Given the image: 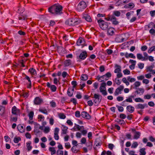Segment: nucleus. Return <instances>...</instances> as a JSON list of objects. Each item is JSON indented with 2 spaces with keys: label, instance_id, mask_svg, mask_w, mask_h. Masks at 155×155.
I'll list each match as a JSON object with an SVG mask.
<instances>
[{
  "label": "nucleus",
  "instance_id": "7",
  "mask_svg": "<svg viewBox=\"0 0 155 155\" xmlns=\"http://www.w3.org/2000/svg\"><path fill=\"white\" fill-rule=\"evenodd\" d=\"M12 113L13 115L20 116V110L17 108L16 106L13 107L12 109Z\"/></svg>",
  "mask_w": 155,
  "mask_h": 155
},
{
  "label": "nucleus",
  "instance_id": "44",
  "mask_svg": "<svg viewBox=\"0 0 155 155\" xmlns=\"http://www.w3.org/2000/svg\"><path fill=\"white\" fill-rule=\"evenodd\" d=\"M135 87L134 89H137V87L139 86L140 85V83L138 81H137L135 82L134 84Z\"/></svg>",
  "mask_w": 155,
  "mask_h": 155
},
{
  "label": "nucleus",
  "instance_id": "31",
  "mask_svg": "<svg viewBox=\"0 0 155 155\" xmlns=\"http://www.w3.org/2000/svg\"><path fill=\"white\" fill-rule=\"evenodd\" d=\"M49 150L51 152V155L54 154L56 153V151L54 147H50L49 148Z\"/></svg>",
  "mask_w": 155,
  "mask_h": 155
},
{
  "label": "nucleus",
  "instance_id": "22",
  "mask_svg": "<svg viewBox=\"0 0 155 155\" xmlns=\"http://www.w3.org/2000/svg\"><path fill=\"white\" fill-rule=\"evenodd\" d=\"M61 126V130L62 131V134H65L67 133V131L68 128L67 127L63 125H62Z\"/></svg>",
  "mask_w": 155,
  "mask_h": 155
},
{
  "label": "nucleus",
  "instance_id": "45",
  "mask_svg": "<svg viewBox=\"0 0 155 155\" xmlns=\"http://www.w3.org/2000/svg\"><path fill=\"white\" fill-rule=\"evenodd\" d=\"M50 88L52 92H55L57 89V88L55 85H52L50 87Z\"/></svg>",
  "mask_w": 155,
  "mask_h": 155
},
{
  "label": "nucleus",
  "instance_id": "24",
  "mask_svg": "<svg viewBox=\"0 0 155 155\" xmlns=\"http://www.w3.org/2000/svg\"><path fill=\"white\" fill-rule=\"evenodd\" d=\"M71 64V61L70 59H68L65 60L64 62V67H68Z\"/></svg>",
  "mask_w": 155,
  "mask_h": 155
},
{
  "label": "nucleus",
  "instance_id": "5",
  "mask_svg": "<svg viewBox=\"0 0 155 155\" xmlns=\"http://www.w3.org/2000/svg\"><path fill=\"white\" fill-rule=\"evenodd\" d=\"M97 22L100 28L103 30H106L107 29V23L103 20L100 19L97 20Z\"/></svg>",
  "mask_w": 155,
  "mask_h": 155
},
{
  "label": "nucleus",
  "instance_id": "48",
  "mask_svg": "<svg viewBox=\"0 0 155 155\" xmlns=\"http://www.w3.org/2000/svg\"><path fill=\"white\" fill-rule=\"evenodd\" d=\"M38 119H39L38 121H41V120L42 119L43 120H44V116L41 114H39L38 116Z\"/></svg>",
  "mask_w": 155,
  "mask_h": 155
},
{
  "label": "nucleus",
  "instance_id": "34",
  "mask_svg": "<svg viewBox=\"0 0 155 155\" xmlns=\"http://www.w3.org/2000/svg\"><path fill=\"white\" fill-rule=\"evenodd\" d=\"M77 146H73L71 148V150L72 152L74 153H77L79 151V150H77Z\"/></svg>",
  "mask_w": 155,
  "mask_h": 155
},
{
  "label": "nucleus",
  "instance_id": "41",
  "mask_svg": "<svg viewBox=\"0 0 155 155\" xmlns=\"http://www.w3.org/2000/svg\"><path fill=\"white\" fill-rule=\"evenodd\" d=\"M84 18L85 20L88 22H91L92 21L91 19L90 16L88 15H86L84 16Z\"/></svg>",
  "mask_w": 155,
  "mask_h": 155
},
{
  "label": "nucleus",
  "instance_id": "49",
  "mask_svg": "<svg viewBox=\"0 0 155 155\" xmlns=\"http://www.w3.org/2000/svg\"><path fill=\"white\" fill-rule=\"evenodd\" d=\"M67 93L68 96L70 97H72L73 94V93L68 89Z\"/></svg>",
  "mask_w": 155,
  "mask_h": 155
},
{
  "label": "nucleus",
  "instance_id": "19",
  "mask_svg": "<svg viewBox=\"0 0 155 155\" xmlns=\"http://www.w3.org/2000/svg\"><path fill=\"white\" fill-rule=\"evenodd\" d=\"M115 67L116 68V69L114 70V71L115 73H118L121 72V67L120 66L117 64H116L115 65Z\"/></svg>",
  "mask_w": 155,
  "mask_h": 155
},
{
  "label": "nucleus",
  "instance_id": "17",
  "mask_svg": "<svg viewBox=\"0 0 155 155\" xmlns=\"http://www.w3.org/2000/svg\"><path fill=\"white\" fill-rule=\"evenodd\" d=\"M28 71L32 75L36 76L37 75L36 70L33 68H30Z\"/></svg>",
  "mask_w": 155,
  "mask_h": 155
},
{
  "label": "nucleus",
  "instance_id": "29",
  "mask_svg": "<svg viewBox=\"0 0 155 155\" xmlns=\"http://www.w3.org/2000/svg\"><path fill=\"white\" fill-rule=\"evenodd\" d=\"M18 116H13V115H12L10 118V121L11 122H16L18 119Z\"/></svg>",
  "mask_w": 155,
  "mask_h": 155
},
{
  "label": "nucleus",
  "instance_id": "20",
  "mask_svg": "<svg viewBox=\"0 0 155 155\" xmlns=\"http://www.w3.org/2000/svg\"><path fill=\"white\" fill-rule=\"evenodd\" d=\"M126 109L129 112L131 113H133L134 111V107L131 105L127 106Z\"/></svg>",
  "mask_w": 155,
  "mask_h": 155
},
{
  "label": "nucleus",
  "instance_id": "13",
  "mask_svg": "<svg viewBox=\"0 0 155 155\" xmlns=\"http://www.w3.org/2000/svg\"><path fill=\"white\" fill-rule=\"evenodd\" d=\"M97 79L98 81L100 82H105L107 81V73L101 77L98 76Z\"/></svg>",
  "mask_w": 155,
  "mask_h": 155
},
{
  "label": "nucleus",
  "instance_id": "18",
  "mask_svg": "<svg viewBox=\"0 0 155 155\" xmlns=\"http://www.w3.org/2000/svg\"><path fill=\"white\" fill-rule=\"evenodd\" d=\"M114 28H110L107 30V34L110 35H112L114 33Z\"/></svg>",
  "mask_w": 155,
  "mask_h": 155
},
{
  "label": "nucleus",
  "instance_id": "57",
  "mask_svg": "<svg viewBox=\"0 0 155 155\" xmlns=\"http://www.w3.org/2000/svg\"><path fill=\"white\" fill-rule=\"evenodd\" d=\"M62 76L63 78H65L67 76H68L69 74L66 71H63L62 74Z\"/></svg>",
  "mask_w": 155,
  "mask_h": 155
},
{
  "label": "nucleus",
  "instance_id": "60",
  "mask_svg": "<svg viewBox=\"0 0 155 155\" xmlns=\"http://www.w3.org/2000/svg\"><path fill=\"white\" fill-rule=\"evenodd\" d=\"M125 101L126 102H129L130 103H132L133 102L132 98L130 96L128 98L126 99Z\"/></svg>",
  "mask_w": 155,
  "mask_h": 155
},
{
  "label": "nucleus",
  "instance_id": "21",
  "mask_svg": "<svg viewBox=\"0 0 155 155\" xmlns=\"http://www.w3.org/2000/svg\"><path fill=\"white\" fill-rule=\"evenodd\" d=\"M27 15L24 14H21L18 17V20H19L25 21L27 19Z\"/></svg>",
  "mask_w": 155,
  "mask_h": 155
},
{
  "label": "nucleus",
  "instance_id": "52",
  "mask_svg": "<svg viewBox=\"0 0 155 155\" xmlns=\"http://www.w3.org/2000/svg\"><path fill=\"white\" fill-rule=\"evenodd\" d=\"M114 15L117 17H119L120 15V12L117 11H115L114 12Z\"/></svg>",
  "mask_w": 155,
  "mask_h": 155
},
{
  "label": "nucleus",
  "instance_id": "55",
  "mask_svg": "<svg viewBox=\"0 0 155 155\" xmlns=\"http://www.w3.org/2000/svg\"><path fill=\"white\" fill-rule=\"evenodd\" d=\"M81 115L80 112L79 111L77 110L75 112V116L77 117H79Z\"/></svg>",
  "mask_w": 155,
  "mask_h": 155
},
{
  "label": "nucleus",
  "instance_id": "1",
  "mask_svg": "<svg viewBox=\"0 0 155 155\" xmlns=\"http://www.w3.org/2000/svg\"><path fill=\"white\" fill-rule=\"evenodd\" d=\"M62 6L59 5L54 4L51 6L49 8V12L55 15H60L62 13Z\"/></svg>",
  "mask_w": 155,
  "mask_h": 155
},
{
  "label": "nucleus",
  "instance_id": "62",
  "mask_svg": "<svg viewBox=\"0 0 155 155\" xmlns=\"http://www.w3.org/2000/svg\"><path fill=\"white\" fill-rule=\"evenodd\" d=\"M4 138L6 142H8L11 140L10 138L8 136H5Z\"/></svg>",
  "mask_w": 155,
  "mask_h": 155
},
{
  "label": "nucleus",
  "instance_id": "35",
  "mask_svg": "<svg viewBox=\"0 0 155 155\" xmlns=\"http://www.w3.org/2000/svg\"><path fill=\"white\" fill-rule=\"evenodd\" d=\"M143 55L144 57H143V59H142V61H145L147 60L149 57L148 54L146 52H144L143 53Z\"/></svg>",
  "mask_w": 155,
  "mask_h": 155
},
{
  "label": "nucleus",
  "instance_id": "25",
  "mask_svg": "<svg viewBox=\"0 0 155 155\" xmlns=\"http://www.w3.org/2000/svg\"><path fill=\"white\" fill-rule=\"evenodd\" d=\"M17 129L21 133H23L25 132V129L23 126L21 124H19L17 126Z\"/></svg>",
  "mask_w": 155,
  "mask_h": 155
},
{
  "label": "nucleus",
  "instance_id": "11",
  "mask_svg": "<svg viewBox=\"0 0 155 155\" xmlns=\"http://www.w3.org/2000/svg\"><path fill=\"white\" fill-rule=\"evenodd\" d=\"M148 107L147 104H138L135 106V108L137 109H143L145 107Z\"/></svg>",
  "mask_w": 155,
  "mask_h": 155
},
{
  "label": "nucleus",
  "instance_id": "30",
  "mask_svg": "<svg viewBox=\"0 0 155 155\" xmlns=\"http://www.w3.org/2000/svg\"><path fill=\"white\" fill-rule=\"evenodd\" d=\"M5 112V107L2 106H0V115L3 116Z\"/></svg>",
  "mask_w": 155,
  "mask_h": 155
},
{
  "label": "nucleus",
  "instance_id": "8",
  "mask_svg": "<svg viewBox=\"0 0 155 155\" xmlns=\"http://www.w3.org/2000/svg\"><path fill=\"white\" fill-rule=\"evenodd\" d=\"M87 56V51H82L79 54L78 57H77L78 59H79L80 60L79 61H80L81 60H84Z\"/></svg>",
  "mask_w": 155,
  "mask_h": 155
},
{
  "label": "nucleus",
  "instance_id": "37",
  "mask_svg": "<svg viewBox=\"0 0 155 155\" xmlns=\"http://www.w3.org/2000/svg\"><path fill=\"white\" fill-rule=\"evenodd\" d=\"M134 101L136 102H144V100L140 97H137L134 99Z\"/></svg>",
  "mask_w": 155,
  "mask_h": 155
},
{
  "label": "nucleus",
  "instance_id": "53",
  "mask_svg": "<svg viewBox=\"0 0 155 155\" xmlns=\"http://www.w3.org/2000/svg\"><path fill=\"white\" fill-rule=\"evenodd\" d=\"M138 67L139 68H140L141 69H142L144 66V64L142 63H139L138 64Z\"/></svg>",
  "mask_w": 155,
  "mask_h": 155
},
{
  "label": "nucleus",
  "instance_id": "58",
  "mask_svg": "<svg viewBox=\"0 0 155 155\" xmlns=\"http://www.w3.org/2000/svg\"><path fill=\"white\" fill-rule=\"evenodd\" d=\"M138 145V143L137 142H134L132 144L131 147L134 148H136Z\"/></svg>",
  "mask_w": 155,
  "mask_h": 155
},
{
  "label": "nucleus",
  "instance_id": "61",
  "mask_svg": "<svg viewBox=\"0 0 155 155\" xmlns=\"http://www.w3.org/2000/svg\"><path fill=\"white\" fill-rule=\"evenodd\" d=\"M115 81L117 84L119 85H120L121 83V81L119 79H118L117 78L115 79Z\"/></svg>",
  "mask_w": 155,
  "mask_h": 155
},
{
  "label": "nucleus",
  "instance_id": "16",
  "mask_svg": "<svg viewBox=\"0 0 155 155\" xmlns=\"http://www.w3.org/2000/svg\"><path fill=\"white\" fill-rule=\"evenodd\" d=\"M84 39L81 38H80L77 42V44L78 45L80 46L84 45Z\"/></svg>",
  "mask_w": 155,
  "mask_h": 155
},
{
  "label": "nucleus",
  "instance_id": "43",
  "mask_svg": "<svg viewBox=\"0 0 155 155\" xmlns=\"http://www.w3.org/2000/svg\"><path fill=\"white\" fill-rule=\"evenodd\" d=\"M127 80L130 82H134L136 79L134 78H131L130 76H128L127 77Z\"/></svg>",
  "mask_w": 155,
  "mask_h": 155
},
{
  "label": "nucleus",
  "instance_id": "23",
  "mask_svg": "<svg viewBox=\"0 0 155 155\" xmlns=\"http://www.w3.org/2000/svg\"><path fill=\"white\" fill-rule=\"evenodd\" d=\"M35 126L34 130V132L37 134L39 133L40 132L39 128V124L36 123H35Z\"/></svg>",
  "mask_w": 155,
  "mask_h": 155
},
{
  "label": "nucleus",
  "instance_id": "4",
  "mask_svg": "<svg viewBox=\"0 0 155 155\" xmlns=\"http://www.w3.org/2000/svg\"><path fill=\"white\" fill-rule=\"evenodd\" d=\"M87 7L86 3L83 1H81L77 6V8L80 11L83 10Z\"/></svg>",
  "mask_w": 155,
  "mask_h": 155
},
{
  "label": "nucleus",
  "instance_id": "15",
  "mask_svg": "<svg viewBox=\"0 0 155 155\" xmlns=\"http://www.w3.org/2000/svg\"><path fill=\"white\" fill-rule=\"evenodd\" d=\"M101 142L100 140V139H96L94 142V145H95L96 146H94V149L95 150H96V147L100 146L101 145Z\"/></svg>",
  "mask_w": 155,
  "mask_h": 155
},
{
  "label": "nucleus",
  "instance_id": "54",
  "mask_svg": "<svg viewBox=\"0 0 155 155\" xmlns=\"http://www.w3.org/2000/svg\"><path fill=\"white\" fill-rule=\"evenodd\" d=\"M123 72L125 75H128L130 74V71L127 69H126L124 70Z\"/></svg>",
  "mask_w": 155,
  "mask_h": 155
},
{
  "label": "nucleus",
  "instance_id": "47",
  "mask_svg": "<svg viewBox=\"0 0 155 155\" xmlns=\"http://www.w3.org/2000/svg\"><path fill=\"white\" fill-rule=\"evenodd\" d=\"M145 148H143L140 149V152L141 153L140 155H145L146 153L145 151Z\"/></svg>",
  "mask_w": 155,
  "mask_h": 155
},
{
  "label": "nucleus",
  "instance_id": "12",
  "mask_svg": "<svg viewBox=\"0 0 155 155\" xmlns=\"http://www.w3.org/2000/svg\"><path fill=\"white\" fill-rule=\"evenodd\" d=\"M81 116L83 118L89 120L91 119V116L86 111H83L81 112Z\"/></svg>",
  "mask_w": 155,
  "mask_h": 155
},
{
  "label": "nucleus",
  "instance_id": "3",
  "mask_svg": "<svg viewBox=\"0 0 155 155\" xmlns=\"http://www.w3.org/2000/svg\"><path fill=\"white\" fill-rule=\"evenodd\" d=\"M106 83L105 82H103L101 84L99 89L100 92L104 96L107 95V91H106Z\"/></svg>",
  "mask_w": 155,
  "mask_h": 155
},
{
  "label": "nucleus",
  "instance_id": "33",
  "mask_svg": "<svg viewBox=\"0 0 155 155\" xmlns=\"http://www.w3.org/2000/svg\"><path fill=\"white\" fill-rule=\"evenodd\" d=\"M31 143V142L30 141L26 143V147L28 151L31 150L32 148V146L30 145Z\"/></svg>",
  "mask_w": 155,
  "mask_h": 155
},
{
  "label": "nucleus",
  "instance_id": "10",
  "mask_svg": "<svg viewBox=\"0 0 155 155\" xmlns=\"http://www.w3.org/2000/svg\"><path fill=\"white\" fill-rule=\"evenodd\" d=\"M107 18V21L110 20L112 21V24L115 25L118 24L119 22L116 20V18L114 15H112L109 17V19Z\"/></svg>",
  "mask_w": 155,
  "mask_h": 155
},
{
  "label": "nucleus",
  "instance_id": "42",
  "mask_svg": "<svg viewBox=\"0 0 155 155\" xmlns=\"http://www.w3.org/2000/svg\"><path fill=\"white\" fill-rule=\"evenodd\" d=\"M137 58L139 60H141L143 59V57L142 54L140 53H138L137 54Z\"/></svg>",
  "mask_w": 155,
  "mask_h": 155
},
{
  "label": "nucleus",
  "instance_id": "50",
  "mask_svg": "<svg viewBox=\"0 0 155 155\" xmlns=\"http://www.w3.org/2000/svg\"><path fill=\"white\" fill-rule=\"evenodd\" d=\"M153 67L154 65H153L147 67L146 69L147 71H150L151 70H152V69L153 68Z\"/></svg>",
  "mask_w": 155,
  "mask_h": 155
},
{
  "label": "nucleus",
  "instance_id": "36",
  "mask_svg": "<svg viewBox=\"0 0 155 155\" xmlns=\"http://www.w3.org/2000/svg\"><path fill=\"white\" fill-rule=\"evenodd\" d=\"M134 12V11H132L128 12L126 13V16L127 19H130V16L131 15H132Z\"/></svg>",
  "mask_w": 155,
  "mask_h": 155
},
{
  "label": "nucleus",
  "instance_id": "56",
  "mask_svg": "<svg viewBox=\"0 0 155 155\" xmlns=\"http://www.w3.org/2000/svg\"><path fill=\"white\" fill-rule=\"evenodd\" d=\"M57 155H63V151L62 150H58L57 151Z\"/></svg>",
  "mask_w": 155,
  "mask_h": 155
},
{
  "label": "nucleus",
  "instance_id": "38",
  "mask_svg": "<svg viewBox=\"0 0 155 155\" xmlns=\"http://www.w3.org/2000/svg\"><path fill=\"white\" fill-rule=\"evenodd\" d=\"M81 79L83 81H86L88 79V76L87 74H84L81 75Z\"/></svg>",
  "mask_w": 155,
  "mask_h": 155
},
{
  "label": "nucleus",
  "instance_id": "32",
  "mask_svg": "<svg viewBox=\"0 0 155 155\" xmlns=\"http://www.w3.org/2000/svg\"><path fill=\"white\" fill-rule=\"evenodd\" d=\"M38 110L39 112H40L45 114L46 115L48 114V113L47 110L45 108H40Z\"/></svg>",
  "mask_w": 155,
  "mask_h": 155
},
{
  "label": "nucleus",
  "instance_id": "39",
  "mask_svg": "<svg viewBox=\"0 0 155 155\" xmlns=\"http://www.w3.org/2000/svg\"><path fill=\"white\" fill-rule=\"evenodd\" d=\"M34 115V113L33 111H31L28 114V116L29 117V119L30 120L33 119V117Z\"/></svg>",
  "mask_w": 155,
  "mask_h": 155
},
{
  "label": "nucleus",
  "instance_id": "28",
  "mask_svg": "<svg viewBox=\"0 0 155 155\" xmlns=\"http://www.w3.org/2000/svg\"><path fill=\"white\" fill-rule=\"evenodd\" d=\"M141 133L139 131H136L134 136V139H137L140 138Z\"/></svg>",
  "mask_w": 155,
  "mask_h": 155
},
{
  "label": "nucleus",
  "instance_id": "9",
  "mask_svg": "<svg viewBox=\"0 0 155 155\" xmlns=\"http://www.w3.org/2000/svg\"><path fill=\"white\" fill-rule=\"evenodd\" d=\"M124 88V86L123 85H120V86L117 88L115 90L114 93V94L115 96H117L119 94L121 93V91H122Z\"/></svg>",
  "mask_w": 155,
  "mask_h": 155
},
{
  "label": "nucleus",
  "instance_id": "14",
  "mask_svg": "<svg viewBox=\"0 0 155 155\" xmlns=\"http://www.w3.org/2000/svg\"><path fill=\"white\" fill-rule=\"evenodd\" d=\"M42 101V100L39 97H36L34 100V104L36 105H40Z\"/></svg>",
  "mask_w": 155,
  "mask_h": 155
},
{
  "label": "nucleus",
  "instance_id": "51",
  "mask_svg": "<svg viewBox=\"0 0 155 155\" xmlns=\"http://www.w3.org/2000/svg\"><path fill=\"white\" fill-rule=\"evenodd\" d=\"M116 107L117 108L119 112H122L124 111V108L122 107L117 105Z\"/></svg>",
  "mask_w": 155,
  "mask_h": 155
},
{
  "label": "nucleus",
  "instance_id": "46",
  "mask_svg": "<svg viewBox=\"0 0 155 155\" xmlns=\"http://www.w3.org/2000/svg\"><path fill=\"white\" fill-rule=\"evenodd\" d=\"M58 116L59 118L61 119H64L66 117L64 114L62 113H59L58 114Z\"/></svg>",
  "mask_w": 155,
  "mask_h": 155
},
{
  "label": "nucleus",
  "instance_id": "2",
  "mask_svg": "<svg viewBox=\"0 0 155 155\" xmlns=\"http://www.w3.org/2000/svg\"><path fill=\"white\" fill-rule=\"evenodd\" d=\"M81 21L80 20L77 18H73L67 19L65 22L66 25L73 26L79 24Z\"/></svg>",
  "mask_w": 155,
  "mask_h": 155
},
{
  "label": "nucleus",
  "instance_id": "63",
  "mask_svg": "<svg viewBox=\"0 0 155 155\" xmlns=\"http://www.w3.org/2000/svg\"><path fill=\"white\" fill-rule=\"evenodd\" d=\"M50 131V128L49 127H45L44 131L45 133H48Z\"/></svg>",
  "mask_w": 155,
  "mask_h": 155
},
{
  "label": "nucleus",
  "instance_id": "6",
  "mask_svg": "<svg viewBox=\"0 0 155 155\" xmlns=\"http://www.w3.org/2000/svg\"><path fill=\"white\" fill-rule=\"evenodd\" d=\"M94 102L95 106L99 104L101 101V96L97 94H95L94 95Z\"/></svg>",
  "mask_w": 155,
  "mask_h": 155
},
{
  "label": "nucleus",
  "instance_id": "59",
  "mask_svg": "<svg viewBox=\"0 0 155 155\" xmlns=\"http://www.w3.org/2000/svg\"><path fill=\"white\" fill-rule=\"evenodd\" d=\"M50 104L51 107H55L56 106V104L55 102L52 101L50 102Z\"/></svg>",
  "mask_w": 155,
  "mask_h": 155
},
{
  "label": "nucleus",
  "instance_id": "27",
  "mask_svg": "<svg viewBox=\"0 0 155 155\" xmlns=\"http://www.w3.org/2000/svg\"><path fill=\"white\" fill-rule=\"evenodd\" d=\"M137 94H140V95L143 94L144 92V90L143 88H139L138 90H137L135 92Z\"/></svg>",
  "mask_w": 155,
  "mask_h": 155
},
{
  "label": "nucleus",
  "instance_id": "40",
  "mask_svg": "<svg viewBox=\"0 0 155 155\" xmlns=\"http://www.w3.org/2000/svg\"><path fill=\"white\" fill-rule=\"evenodd\" d=\"M21 140V138L20 137H15L14 139V142L15 143H18L19 141Z\"/></svg>",
  "mask_w": 155,
  "mask_h": 155
},
{
  "label": "nucleus",
  "instance_id": "64",
  "mask_svg": "<svg viewBox=\"0 0 155 155\" xmlns=\"http://www.w3.org/2000/svg\"><path fill=\"white\" fill-rule=\"evenodd\" d=\"M149 140L152 142H155V138L152 136H150L149 138Z\"/></svg>",
  "mask_w": 155,
  "mask_h": 155
},
{
  "label": "nucleus",
  "instance_id": "26",
  "mask_svg": "<svg viewBox=\"0 0 155 155\" xmlns=\"http://www.w3.org/2000/svg\"><path fill=\"white\" fill-rule=\"evenodd\" d=\"M134 5L133 3H130L124 5V7L125 8L127 9L129 8H132L134 7Z\"/></svg>",
  "mask_w": 155,
  "mask_h": 155
}]
</instances>
